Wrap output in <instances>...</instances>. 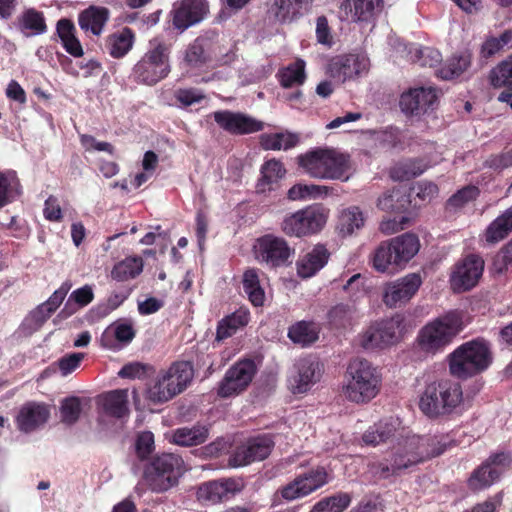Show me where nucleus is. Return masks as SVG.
Returning <instances> with one entry per match:
<instances>
[{
  "instance_id": "1a4fd4ad",
  "label": "nucleus",
  "mask_w": 512,
  "mask_h": 512,
  "mask_svg": "<svg viewBox=\"0 0 512 512\" xmlns=\"http://www.w3.org/2000/svg\"><path fill=\"white\" fill-rule=\"evenodd\" d=\"M405 319L401 314L373 323L360 335V345L366 350L386 348L398 343L404 334Z\"/></svg>"
},
{
  "instance_id": "f257e3e1",
  "label": "nucleus",
  "mask_w": 512,
  "mask_h": 512,
  "mask_svg": "<svg viewBox=\"0 0 512 512\" xmlns=\"http://www.w3.org/2000/svg\"><path fill=\"white\" fill-rule=\"evenodd\" d=\"M463 405L461 385L450 379L428 383L419 399V409L431 419L460 413Z\"/></svg>"
},
{
  "instance_id": "2eb2a0df",
  "label": "nucleus",
  "mask_w": 512,
  "mask_h": 512,
  "mask_svg": "<svg viewBox=\"0 0 512 512\" xmlns=\"http://www.w3.org/2000/svg\"><path fill=\"white\" fill-rule=\"evenodd\" d=\"M292 250L280 237L265 235L255 245L256 259L269 267H279L288 262Z\"/></svg>"
},
{
  "instance_id": "f704fd0d",
  "label": "nucleus",
  "mask_w": 512,
  "mask_h": 512,
  "mask_svg": "<svg viewBox=\"0 0 512 512\" xmlns=\"http://www.w3.org/2000/svg\"><path fill=\"white\" fill-rule=\"evenodd\" d=\"M250 313L246 308H239L232 314L223 318L217 326L216 339L218 341L231 337L239 328L248 324Z\"/></svg>"
},
{
  "instance_id": "ddd939ff",
  "label": "nucleus",
  "mask_w": 512,
  "mask_h": 512,
  "mask_svg": "<svg viewBox=\"0 0 512 512\" xmlns=\"http://www.w3.org/2000/svg\"><path fill=\"white\" fill-rule=\"evenodd\" d=\"M322 374L321 365L312 357L298 359L288 377V387L293 394L306 393L316 384Z\"/></svg>"
},
{
  "instance_id": "f03ea898",
  "label": "nucleus",
  "mask_w": 512,
  "mask_h": 512,
  "mask_svg": "<svg viewBox=\"0 0 512 512\" xmlns=\"http://www.w3.org/2000/svg\"><path fill=\"white\" fill-rule=\"evenodd\" d=\"M299 164L313 178L341 181L349 179V156L333 148L310 151L300 156Z\"/></svg>"
},
{
  "instance_id": "bf43d9fd",
  "label": "nucleus",
  "mask_w": 512,
  "mask_h": 512,
  "mask_svg": "<svg viewBox=\"0 0 512 512\" xmlns=\"http://www.w3.org/2000/svg\"><path fill=\"white\" fill-rule=\"evenodd\" d=\"M81 411L82 408L80 398L76 396L67 397L61 402V421L67 425H73L78 421Z\"/></svg>"
},
{
  "instance_id": "338daca9",
  "label": "nucleus",
  "mask_w": 512,
  "mask_h": 512,
  "mask_svg": "<svg viewBox=\"0 0 512 512\" xmlns=\"http://www.w3.org/2000/svg\"><path fill=\"white\" fill-rule=\"evenodd\" d=\"M83 359V353H71L60 358L54 365H57L61 375L65 377L74 372Z\"/></svg>"
},
{
  "instance_id": "c85d7f7f",
  "label": "nucleus",
  "mask_w": 512,
  "mask_h": 512,
  "mask_svg": "<svg viewBox=\"0 0 512 512\" xmlns=\"http://www.w3.org/2000/svg\"><path fill=\"white\" fill-rule=\"evenodd\" d=\"M384 0H346L345 10H348L354 22L373 23L382 11Z\"/></svg>"
},
{
  "instance_id": "b1692460",
  "label": "nucleus",
  "mask_w": 512,
  "mask_h": 512,
  "mask_svg": "<svg viewBox=\"0 0 512 512\" xmlns=\"http://www.w3.org/2000/svg\"><path fill=\"white\" fill-rule=\"evenodd\" d=\"M420 463V458L416 449L408 447V438L404 442L399 443L394 448L390 464L379 463L375 466V474H378L382 478H386L389 475L397 474L400 471L409 468L410 466Z\"/></svg>"
},
{
  "instance_id": "7ed1b4c3",
  "label": "nucleus",
  "mask_w": 512,
  "mask_h": 512,
  "mask_svg": "<svg viewBox=\"0 0 512 512\" xmlns=\"http://www.w3.org/2000/svg\"><path fill=\"white\" fill-rule=\"evenodd\" d=\"M491 362L488 342L475 339L463 343L449 355V371L457 378L466 379L486 370Z\"/></svg>"
},
{
  "instance_id": "2f4dec72",
  "label": "nucleus",
  "mask_w": 512,
  "mask_h": 512,
  "mask_svg": "<svg viewBox=\"0 0 512 512\" xmlns=\"http://www.w3.org/2000/svg\"><path fill=\"white\" fill-rule=\"evenodd\" d=\"M472 54L469 50H463L448 58L437 75L443 80H451L462 75L471 65Z\"/></svg>"
},
{
  "instance_id": "cd10ccee",
  "label": "nucleus",
  "mask_w": 512,
  "mask_h": 512,
  "mask_svg": "<svg viewBox=\"0 0 512 512\" xmlns=\"http://www.w3.org/2000/svg\"><path fill=\"white\" fill-rule=\"evenodd\" d=\"M329 258L330 252L324 245H315L298 259L296 263L298 276L303 279L313 277L325 267Z\"/></svg>"
},
{
  "instance_id": "4d7b16f0",
  "label": "nucleus",
  "mask_w": 512,
  "mask_h": 512,
  "mask_svg": "<svg viewBox=\"0 0 512 512\" xmlns=\"http://www.w3.org/2000/svg\"><path fill=\"white\" fill-rule=\"evenodd\" d=\"M355 311L354 305L344 303L337 304L328 312L329 322L337 328L346 327L351 324Z\"/></svg>"
},
{
  "instance_id": "f8f14e48",
  "label": "nucleus",
  "mask_w": 512,
  "mask_h": 512,
  "mask_svg": "<svg viewBox=\"0 0 512 512\" xmlns=\"http://www.w3.org/2000/svg\"><path fill=\"white\" fill-rule=\"evenodd\" d=\"M328 483V473L323 467L298 475L277 491L286 501L305 497Z\"/></svg>"
},
{
  "instance_id": "de8ad7c7",
  "label": "nucleus",
  "mask_w": 512,
  "mask_h": 512,
  "mask_svg": "<svg viewBox=\"0 0 512 512\" xmlns=\"http://www.w3.org/2000/svg\"><path fill=\"white\" fill-rule=\"evenodd\" d=\"M20 182L14 171L0 172V209L21 193Z\"/></svg>"
},
{
  "instance_id": "79ce46f5",
  "label": "nucleus",
  "mask_w": 512,
  "mask_h": 512,
  "mask_svg": "<svg viewBox=\"0 0 512 512\" xmlns=\"http://www.w3.org/2000/svg\"><path fill=\"white\" fill-rule=\"evenodd\" d=\"M135 337L133 326L129 323H115L108 327L101 337L102 345L106 348H114L113 339L120 343H130Z\"/></svg>"
},
{
  "instance_id": "f3484780",
  "label": "nucleus",
  "mask_w": 512,
  "mask_h": 512,
  "mask_svg": "<svg viewBox=\"0 0 512 512\" xmlns=\"http://www.w3.org/2000/svg\"><path fill=\"white\" fill-rule=\"evenodd\" d=\"M207 13V0H180L174 3L170 12L173 27L180 32L201 22Z\"/></svg>"
},
{
  "instance_id": "4c0bfd02",
  "label": "nucleus",
  "mask_w": 512,
  "mask_h": 512,
  "mask_svg": "<svg viewBox=\"0 0 512 512\" xmlns=\"http://www.w3.org/2000/svg\"><path fill=\"white\" fill-rule=\"evenodd\" d=\"M512 231V206L499 215L486 229L485 239L488 243L495 244Z\"/></svg>"
},
{
  "instance_id": "9d476101",
  "label": "nucleus",
  "mask_w": 512,
  "mask_h": 512,
  "mask_svg": "<svg viewBox=\"0 0 512 512\" xmlns=\"http://www.w3.org/2000/svg\"><path fill=\"white\" fill-rule=\"evenodd\" d=\"M326 216L319 208L308 207L284 218L281 228L289 236H306L320 231Z\"/></svg>"
},
{
  "instance_id": "473e14b6",
  "label": "nucleus",
  "mask_w": 512,
  "mask_h": 512,
  "mask_svg": "<svg viewBox=\"0 0 512 512\" xmlns=\"http://www.w3.org/2000/svg\"><path fill=\"white\" fill-rule=\"evenodd\" d=\"M400 265L408 263L419 251L420 242L412 233H404L390 240Z\"/></svg>"
},
{
  "instance_id": "4be33fe9",
  "label": "nucleus",
  "mask_w": 512,
  "mask_h": 512,
  "mask_svg": "<svg viewBox=\"0 0 512 512\" xmlns=\"http://www.w3.org/2000/svg\"><path fill=\"white\" fill-rule=\"evenodd\" d=\"M455 445L454 439L448 434L408 437V447L416 449L420 462L440 456Z\"/></svg>"
},
{
  "instance_id": "5701e85b",
  "label": "nucleus",
  "mask_w": 512,
  "mask_h": 512,
  "mask_svg": "<svg viewBox=\"0 0 512 512\" xmlns=\"http://www.w3.org/2000/svg\"><path fill=\"white\" fill-rule=\"evenodd\" d=\"M420 463V458L416 449L408 447V438L404 442L399 443L394 448L390 464L379 463L375 466V474H378L382 478H386L389 475L397 474L400 471L409 468L410 466Z\"/></svg>"
},
{
  "instance_id": "774afa93",
  "label": "nucleus",
  "mask_w": 512,
  "mask_h": 512,
  "mask_svg": "<svg viewBox=\"0 0 512 512\" xmlns=\"http://www.w3.org/2000/svg\"><path fill=\"white\" fill-rule=\"evenodd\" d=\"M205 98L202 90L197 88L178 89L175 92V99L182 106L188 107L201 102Z\"/></svg>"
},
{
  "instance_id": "bb28decb",
  "label": "nucleus",
  "mask_w": 512,
  "mask_h": 512,
  "mask_svg": "<svg viewBox=\"0 0 512 512\" xmlns=\"http://www.w3.org/2000/svg\"><path fill=\"white\" fill-rule=\"evenodd\" d=\"M313 0H274L269 13L274 20L281 24H289L306 14Z\"/></svg>"
},
{
  "instance_id": "dca6fc26",
  "label": "nucleus",
  "mask_w": 512,
  "mask_h": 512,
  "mask_svg": "<svg viewBox=\"0 0 512 512\" xmlns=\"http://www.w3.org/2000/svg\"><path fill=\"white\" fill-rule=\"evenodd\" d=\"M483 270V259L477 255H468L455 265L450 276L452 289L457 292L470 290L479 281Z\"/></svg>"
},
{
  "instance_id": "6e6552de",
  "label": "nucleus",
  "mask_w": 512,
  "mask_h": 512,
  "mask_svg": "<svg viewBox=\"0 0 512 512\" xmlns=\"http://www.w3.org/2000/svg\"><path fill=\"white\" fill-rule=\"evenodd\" d=\"M183 460L172 453H164L155 457L145 467L144 478L150 488L156 492H164L175 486L184 471Z\"/></svg>"
},
{
  "instance_id": "603ef678",
  "label": "nucleus",
  "mask_w": 512,
  "mask_h": 512,
  "mask_svg": "<svg viewBox=\"0 0 512 512\" xmlns=\"http://www.w3.org/2000/svg\"><path fill=\"white\" fill-rule=\"evenodd\" d=\"M305 79V61L302 59H297L280 72V83L285 88L302 85Z\"/></svg>"
},
{
  "instance_id": "a18cd8bd",
  "label": "nucleus",
  "mask_w": 512,
  "mask_h": 512,
  "mask_svg": "<svg viewBox=\"0 0 512 512\" xmlns=\"http://www.w3.org/2000/svg\"><path fill=\"white\" fill-rule=\"evenodd\" d=\"M17 24L21 31H30L31 35H40L47 30L43 13L34 8L25 10L18 17Z\"/></svg>"
},
{
  "instance_id": "c9c22d12",
  "label": "nucleus",
  "mask_w": 512,
  "mask_h": 512,
  "mask_svg": "<svg viewBox=\"0 0 512 512\" xmlns=\"http://www.w3.org/2000/svg\"><path fill=\"white\" fill-rule=\"evenodd\" d=\"M208 428L202 425L178 428L173 432L172 440L179 446L189 447L204 443L208 438Z\"/></svg>"
},
{
  "instance_id": "58836bf2",
  "label": "nucleus",
  "mask_w": 512,
  "mask_h": 512,
  "mask_svg": "<svg viewBox=\"0 0 512 512\" xmlns=\"http://www.w3.org/2000/svg\"><path fill=\"white\" fill-rule=\"evenodd\" d=\"M242 284L249 301L256 307L263 306L265 292L260 284L259 271L255 268L247 269L243 273Z\"/></svg>"
},
{
  "instance_id": "ea45409f",
  "label": "nucleus",
  "mask_w": 512,
  "mask_h": 512,
  "mask_svg": "<svg viewBox=\"0 0 512 512\" xmlns=\"http://www.w3.org/2000/svg\"><path fill=\"white\" fill-rule=\"evenodd\" d=\"M364 224L365 217L359 207L350 206L340 212L338 229L343 236L352 235L356 230L361 229Z\"/></svg>"
},
{
  "instance_id": "7c9ffc66",
  "label": "nucleus",
  "mask_w": 512,
  "mask_h": 512,
  "mask_svg": "<svg viewBox=\"0 0 512 512\" xmlns=\"http://www.w3.org/2000/svg\"><path fill=\"white\" fill-rule=\"evenodd\" d=\"M104 412L115 418H123L129 414L128 390L117 389L103 394L100 398Z\"/></svg>"
},
{
  "instance_id": "49530a36",
  "label": "nucleus",
  "mask_w": 512,
  "mask_h": 512,
  "mask_svg": "<svg viewBox=\"0 0 512 512\" xmlns=\"http://www.w3.org/2000/svg\"><path fill=\"white\" fill-rule=\"evenodd\" d=\"M142 270L143 260L141 257H127L113 267L111 277L117 281H127L137 277Z\"/></svg>"
},
{
  "instance_id": "6e6d98bb",
  "label": "nucleus",
  "mask_w": 512,
  "mask_h": 512,
  "mask_svg": "<svg viewBox=\"0 0 512 512\" xmlns=\"http://www.w3.org/2000/svg\"><path fill=\"white\" fill-rule=\"evenodd\" d=\"M351 498L346 493H339L317 502L310 512H342L350 504Z\"/></svg>"
},
{
  "instance_id": "0eeeda50",
  "label": "nucleus",
  "mask_w": 512,
  "mask_h": 512,
  "mask_svg": "<svg viewBox=\"0 0 512 512\" xmlns=\"http://www.w3.org/2000/svg\"><path fill=\"white\" fill-rule=\"evenodd\" d=\"M193 378V367L187 361L172 364L159 374L148 389V398L154 403H164L184 391Z\"/></svg>"
},
{
  "instance_id": "412c9836",
  "label": "nucleus",
  "mask_w": 512,
  "mask_h": 512,
  "mask_svg": "<svg viewBox=\"0 0 512 512\" xmlns=\"http://www.w3.org/2000/svg\"><path fill=\"white\" fill-rule=\"evenodd\" d=\"M438 101L435 88L418 87L404 92L400 98V107L405 114L419 115L433 110Z\"/></svg>"
},
{
  "instance_id": "5fc2aeb1",
  "label": "nucleus",
  "mask_w": 512,
  "mask_h": 512,
  "mask_svg": "<svg viewBox=\"0 0 512 512\" xmlns=\"http://www.w3.org/2000/svg\"><path fill=\"white\" fill-rule=\"evenodd\" d=\"M329 187L324 185L296 184L288 191V198L291 200L317 199L328 194Z\"/></svg>"
},
{
  "instance_id": "c756f323",
  "label": "nucleus",
  "mask_w": 512,
  "mask_h": 512,
  "mask_svg": "<svg viewBox=\"0 0 512 512\" xmlns=\"http://www.w3.org/2000/svg\"><path fill=\"white\" fill-rule=\"evenodd\" d=\"M109 17L110 12L107 8L91 5L79 13L78 24L84 33L100 36Z\"/></svg>"
},
{
  "instance_id": "4468645a",
  "label": "nucleus",
  "mask_w": 512,
  "mask_h": 512,
  "mask_svg": "<svg viewBox=\"0 0 512 512\" xmlns=\"http://www.w3.org/2000/svg\"><path fill=\"white\" fill-rule=\"evenodd\" d=\"M422 284L421 276L410 273L406 276L387 283L383 288V302L389 308L406 304L419 290Z\"/></svg>"
},
{
  "instance_id": "aec40b11",
  "label": "nucleus",
  "mask_w": 512,
  "mask_h": 512,
  "mask_svg": "<svg viewBox=\"0 0 512 512\" xmlns=\"http://www.w3.org/2000/svg\"><path fill=\"white\" fill-rule=\"evenodd\" d=\"M369 60L364 55H339L332 58L327 66V73L338 82H345L366 72Z\"/></svg>"
},
{
  "instance_id": "6ab92c4d",
  "label": "nucleus",
  "mask_w": 512,
  "mask_h": 512,
  "mask_svg": "<svg viewBox=\"0 0 512 512\" xmlns=\"http://www.w3.org/2000/svg\"><path fill=\"white\" fill-rule=\"evenodd\" d=\"M213 118L220 128L234 135L251 134L264 128L262 121L241 112L216 111L213 113Z\"/></svg>"
},
{
  "instance_id": "e2e57ef3",
  "label": "nucleus",
  "mask_w": 512,
  "mask_h": 512,
  "mask_svg": "<svg viewBox=\"0 0 512 512\" xmlns=\"http://www.w3.org/2000/svg\"><path fill=\"white\" fill-rule=\"evenodd\" d=\"M412 60L422 67H434L441 62L442 55L438 50L434 48H416Z\"/></svg>"
},
{
  "instance_id": "0e129e2a",
  "label": "nucleus",
  "mask_w": 512,
  "mask_h": 512,
  "mask_svg": "<svg viewBox=\"0 0 512 512\" xmlns=\"http://www.w3.org/2000/svg\"><path fill=\"white\" fill-rule=\"evenodd\" d=\"M50 316L51 313L41 304L25 318L23 327L30 333L37 331Z\"/></svg>"
},
{
  "instance_id": "9b49d317",
  "label": "nucleus",
  "mask_w": 512,
  "mask_h": 512,
  "mask_svg": "<svg viewBox=\"0 0 512 512\" xmlns=\"http://www.w3.org/2000/svg\"><path fill=\"white\" fill-rule=\"evenodd\" d=\"M255 373L256 365L253 360L245 359L236 362L226 371L219 383L218 395L227 398L241 393L249 386Z\"/></svg>"
},
{
  "instance_id": "052dcab7",
  "label": "nucleus",
  "mask_w": 512,
  "mask_h": 512,
  "mask_svg": "<svg viewBox=\"0 0 512 512\" xmlns=\"http://www.w3.org/2000/svg\"><path fill=\"white\" fill-rule=\"evenodd\" d=\"M490 81L494 87L512 86V58L503 61L492 70Z\"/></svg>"
},
{
  "instance_id": "09e8293b",
  "label": "nucleus",
  "mask_w": 512,
  "mask_h": 512,
  "mask_svg": "<svg viewBox=\"0 0 512 512\" xmlns=\"http://www.w3.org/2000/svg\"><path fill=\"white\" fill-rule=\"evenodd\" d=\"M94 299V292L91 285H84L81 288L74 290L63 310L60 312V315L65 317L70 316L75 313L78 308H82L90 304Z\"/></svg>"
},
{
  "instance_id": "423d86ee",
  "label": "nucleus",
  "mask_w": 512,
  "mask_h": 512,
  "mask_svg": "<svg viewBox=\"0 0 512 512\" xmlns=\"http://www.w3.org/2000/svg\"><path fill=\"white\" fill-rule=\"evenodd\" d=\"M170 45L161 37L152 38L142 58L133 68L138 83L154 85L170 72Z\"/></svg>"
},
{
  "instance_id": "39448f33",
  "label": "nucleus",
  "mask_w": 512,
  "mask_h": 512,
  "mask_svg": "<svg viewBox=\"0 0 512 512\" xmlns=\"http://www.w3.org/2000/svg\"><path fill=\"white\" fill-rule=\"evenodd\" d=\"M348 382L343 388L345 397L355 403H367L377 396L381 377L377 368L364 358L353 359L347 368Z\"/></svg>"
},
{
  "instance_id": "37998d69",
  "label": "nucleus",
  "mask_w": 512,
  "mask_h": 512,
  "mask_svg": "<svg viewBox=\"0 0 512 512\" xmlns=\"http://www.w3.org/2000/svg\"><path fill=\"white\" fill-rule=\"evenodd\" d=\"M373 268L381 273L387 272L391 266H401L394 253L390 241L382 242L371 257Z\"/></svg>"
},
{
  "instance_id": "e433bc0d",
  "label": "nucleus",
  "mask_w": 512,
  "mask_h": 512,
  "mask_svg": "<svg viewBox=\"0 0 512 512\" xmlns=\"http://www.w3.org/2000/svg\"><path fill=\"white\" fill-rule=\"evenodd\" d=\"M134 34L130 28H124L110 35L106 40V48L113 58L124 57L133 47Z\"/></svg>"
},
{
  "instance_id": "393cba45",
  "label": "nucleus",
  "mask_w": 512,
  "mask_h": 512,
  "mask_svg": "<svg viewBox=\"0 0 512 512\" xmlns=\"http://www.w3.org/2000/svg\"><path fill=\"white\" fill-rule=\"evenodd\" d=\"M242 488L243 484L232 478L209 481L199 486L197 497L201 501L216 504L240 492Z\"/></svg>"
},
{
  "instance_id": "c03bdc74",
  "label": "nucleus",
  "mask_w": 512,
  "mask_h": 512,
  "mask_svg": "<svg viewBox=\"0 0 512 512\" xmlns=\"http://www.w3.org/2000/svg\"><path fill=\"white\" fill-rule=\"evenodd\" d=\"M498 480L499 471L491 469L488 464L482 463L469 477L468 487L472 491H481L489 488Z\"/></svg>"
},
{
  "instance_id": "20e7f679",
  "label": "nucleus",
  "mask_w": 512,
  "mask_h": 512,
  "mask_svg": "<svg viewBox=\"0 0 512 512\" xmlns=\"http://www.w3.org/2000/svg\"><path fill=\"white\" fill-rule=\"evenodd\" d=\"M463 327L461 316L456 312H450L423 326L416 341L422 352L436 355L453 341Z\"/></svg>"
},
{
  "instance_id": "a211bd4d",
  "label": "nucleus",
  "mask_w": 512,
  "mask_h": 512,
  "mask_svg": "<svg viewBox=\"0 0 512 512\" xmlns=\"http://www.w3.org/2000/svg\"><path fill=\"white\" fill-rule=\"evenodd\" d=\"M274 446L268 436H259L248 440L245 444L237 447L229 458V465L242 467L255 461H262L269 456Z\"/></svg>"
},
{
  "instance_id": "72a5a7b5",
  "label": "nucleus",
  "mask_w": 512,
  "mask_h": 512,
  "mask_svg": "<svg viewBox=\"0 0 512 512\" xmlns=\"http://www.w3.org/2000/svg\"><path fill=\"white\" fill-rule=\"evenodd\" d=\"M398 427L399 422L397 419L390 418L380 421L363 434V442L373 446L384 443L395 435Z\"/></svg>"
},
{
  "instance_id": "3c124183",
  "label": "nucleus",
  "mask_w": 512,
  "mask_h": 512,
  "mask_svg": "<svg viewBox=\"0 0 512 512\" xmlns=\"http://www.w3.org/2000/svg\"><path fill=\"white\" fill-rule=\"evenodd\" d=\"M261 146L265 150H288L298 143V137L292 133L262 134Z\"/></svg>"
},
{
  "instance_id": "864d4df0",
  "label": "nucleus",
  "mask_w": 512,
  "mask_h": 512,
  "mask_svg": "<svg viewBox=\"0 0 512 512\" xmlns=\"http://www.w3.org/2000/svg\"><path fill=\"white\" fill-rule=\"evenodd\" d=\"M427 168L423 160H407L394 167L391 175L395 180L404 181L421 175Z\"/></svg>"
},
{
  "instance_id": "8fccbe9b",
  "label": "nucleus",
  "mask_w": 512,
  "mask_h": 512,
  "mask_svg": "<svg viewBox=\"0 0 512 512\" xmlns=\"http://www.w3.org/2000/svg\"><path fill=\"white\" fill-rule=\"evenodd\" d=\"M288 337L294 343L308 346L318 339V332L313 323L300 321L289 328Z\"/></svg>"
},
{
  "instance_id": "a878e982",
  "label": "nucleus",
  "mask_w": 512,
  "mask_h": 512,
  "mask_svg": "<svg viewBox=\"0 0 512 512\" xmlns=\"http://www.w3.org/2000/svg\"><path fill=\"white\" fill-rule=\"evenodd\" d=\"M49 417L50 410L46 404L28 402L20 408L16 424L20 431L30 433L43 426Z\"/></svg>"
},
{
  "instance_id": "13d9d810",
  "label": "nucleus",
  "mask_w": 512,
  "mask_h": 512,
  "mask_svg": "<svg viewBox=\"0 0 512 512\" xmlns=\"http://www.w3.org/2000/svg\"><path fill=\"white\" fill-rule=\"evenodd\" d=\"M407 200L399 190L384 193L377 201V207L383 211L400 213L406 209Z\"/></svg>"
},
{
  "instance_id": "a19ab883",
  "label": "nucleus",
  "mask_w": 512,
  "mask_h": 512,
  "mask_svg": "<svg viewBox=\"0 0 512 512\" xmlns=\"http://www.w3.org/2000/svg\"><path fill=\"white\" fill-rule=\"evenodd\" d=\"M285 173L286 170L280 161L276 159L266 161L261 167V178L257 183V190L259 192L271 190L272 185L283 178Z\"/></svg>"
},
{
  "instance_id": "680f3d73",
  "label": "nucleus",
  "mask_w": 512,
  "mask_h": 512,
  "mask_svg": "<svg viewBox=\"0 0 512 512\" xmlns=\"http://www.w3.org/2000/svg\"><path fill=\"white\" fill-rule=\"evenodd\" d=\"M185 61L192 67L202 65L207 61L204 39L197 38L187 47Z\"/></svg>"
},
{
  "instance_id": "69168bd1",
  "label": "nucleus",
  "mask_w": 512,
  "mask_h": 512,
  "mask_svg": "<svg viewBox=\"0 0 512 512\" xmlns=\"http://www.w3.org/2000/svg\"><path fill=\"white\" fill-rule=\"evenodd\" d=\"M135 450L140 460H145L154 450V435L150 431H144L138 434Z\"/></svg>"
}]
</instances>
